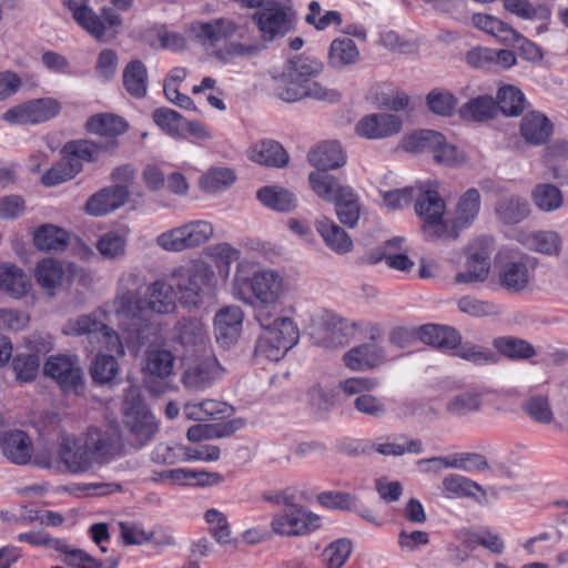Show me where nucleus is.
<instances>
[{
	"instance_id": "obj_40",
	"label": "nucleus",
	"mask_w": 568,
	"mask_h": 568,
	"mask_svg": "<svg viewBox=\"0 0 568 568\" xmlns=\"http://www.w3.org/2000/svg\"><path fill=\"white\" fill-rule=\"evenodd\" d=\"M402 243V239L388 241L383 247L371 252L367 258L371 263L385 261L390 268L409 272L414 267V262L407 255L399 252Z\"/></svg>"
},
{
	"instance_id": "obj_59",
	"label": "nucleus",
	"mask_w": 568,
	"mask_h": 568,
	"mask_svg": "<svg viewBox=\"0 0 568 568\" xmlns=\"http://www.w3.org/2000/svg\"><path fill=\"white\" fill-rule=\"evenodd\" d=\"M179 341L186 347H204L209 342L204 323L197 318L183 320L179 325Z\"/></svg>"
},
{
	"instance_id": "obj_21",
	"label": "nucleus",
	"mask_w": 568,
	"mask_h": 568,
	"mask_svg": "<svg viewBox=\"0 0 568 568\" xmlns=\"http://www.w3.org/2000/svg\"><path fill=\"white\" fill-rule=\"evenodd\" d=\"M72 18L99 41L104 40L110 30L119 28L122 23L121 17L112 10L104 9L100 18L89 4L74 11Z\"/></svg>"
},
{
	"instance_id": "obj_31",
	"label": "nucleus",
	"mask_w": 568,
	"mask_h": 568,
	"mask_svg": "<svg viewBox=\"0 0 568 568\" xmlns=\"http://www.w3.org/2000/svg\"><path fill=\"white\" fill-rule=\"evenodd\" d=\"M247 158L260 165L272 168H283L288 163V154L274 140H263L252 144L247 150Z\"/></svg>"
},
{
	"instance_id": "obj_30",
	"label": "nucleus",
	"mask_w": 568,
	"mask_h": 568,
	"mask_svg": "<svg viewBox=\"0 0 568 568\" xmlns=\"http://www.w3.org/2000/svg\"><path fill=\"white\" fill-rule=\"evenodd\" d=\"M310 163L317 171L336 170L346 163V155L336 141H327L312 149L307 155Z\"/></svg>"
},
{
	"instance_id": "obj_49",
	"label": "nucleus",
	"mask_w": 568,
	"mask_h": 568,
	"mask_svg": "<svg viewBox=\"0 0 568 568\" xmlns=\"http://www.w3.org/2000/svg\"><path fill=\"white\" fill-rule=\"evenodd\" d=\"M372 449L383 456H403L405 454H422L420 440L399 439L395 437L377 438L371 445Z\"/></svg>"
},
{
	"instance_id": "obj_24",
	"label": "nucleus",
	"mask_w": 568,
	"mask_h": 568,
	"mask_svg": "<svg viewBox=\"0 0 568 568\" xmlns=\"http://www.w3.org/2000/svg\"><path fill=\"white\" fill-rule=\"evenodd\" d=\"M221 375L222 367L217 359L209 356L190 365L183 373L182 383L187 389L199 392L213 385Z\"/></svg>"
},
{
	"instance_id": "obj_26",
	"label": "nucleus",
	"mask_w": 568,
	"mask_h": 568,
	"mask_svg": "<svg viewBox=\"0 0 568 568\" xmlns=\"http://www.w3.org/2000/svg\"><path fill=\"white\" fill-rule=\"evenodd\" d=\"M532 278V270L527 257L520 256L505 262L498 272L499 284L509 292L526 290Z\"/></svg>"
},
{
	"instance_id": "obj_44",
	"label": "nucleus",
	"mask_w": 568,
	"mask_h": 568,
	"mask_svg": "<svg viewBox=\"0 0 568 568\" xmlns=\"http://www.w3.org/2000/svg\"><path fill=\"white\" fill-rule=\"evenodd\" d=\"M203 517L210 535L220 546L236 548L237 540L233 537L231 525L224 513L216 508H209Z\"/></svg>"
},
{
	"instance_id": "obj_55",
	"label": "nucleus",
	"mask_w": 568,
	"mask_h": 568,
	"mask_svg": "<svg viewBox=\"0 0 568 568\" xmlns=\"http://www.w3.org/2000/svg\"><path fill=\"white\" fill-rule=\"evenodd\" d=\"M497 103L490 95H480L462 105L459 114L465 120L485 121L497 114Z\"/></svg>"
},
{
	"instance_id": "obj_5",
	"label": "nucleus",
	"mask_w": 568,
	"mask_h": 568,
	"mask_svg": "<svg viewBox=\"0 0 568 568\" xmlns=\"http://www.w3.org/2000/svg\"><path fill=\"white\" fill-rule=\"evenodd\" d=\"M438 189L437 182L424 185L417 195L415 212L422 221V230L427 239L447 240L446 203Z\"/></svg>"
},
{
	"instance_id": "obj_62",
	"label": "nucleus",
	"mask_w": 568,
	"mask_h": 568,
	"mask_svg": "<svg viewBox=\"0 0 568 568\" xmlns=\"http://www.w3.org/2000/svg\"><path fill=\"white\" fill-rule=\"evenodd\" d=\"M153 121L165 133L175 139H184V119L180 113L172 109L159 108L152 114Z\"/></svg>"
},
{
	"instance_id": "obj_9",
	"label": "nucleus",
	"mask_w": 568,
	"mask_h": 568,
	"mask_svg": "<svg viewBox=\"0 0 568 568\" xmlns=\"http://www.w3.org/2000/svg\"><path fill=\"white\" fill-rule=\"evenodd\" d=\"M171 278L183 303L197 305L204 291L212 287L214 272L207 263L197 260L176 268Z\"/></svg>"
},
{
	"instance_id": "obj_60",
	"label": "nucleus",
	"mask_w": 568,
	"mask_h": 568,
	"mask_svg": "<svg viewBox=\"0 0 568 568\" xmlns=\"http://www.w3.org/2000/svg\"><path fill=\"white\" fill-rule=\"evenodd\" d=\"M81 171L82 166L73 158L64 155L61 161L41 176V181L45 186H55L71 180Z\"/></svg>"
},
{
	"instance_id": "obj_38",
	"label": "nucleus",
	"mask_w": 568,
	"mask_h": 568,
	"mask_svg": "<svg viewBox=\"0 0 568 568\" xmlns=\"http://www.w3.org/2000/svg\"><path fill=\"white\" fill-rule=\"evenodd\" d=\"M527 200L519 195L509 194L500 197L495 205V214L505 224H517L530 215Z\"/></svg>"
},
{
	"instance_id": "obj_28",
	"label": "nucleus",
	"mask_w": 568,
	"mask_h": 568,
	"mask_svg": "<svg viewBox=\"0 0 568 568\" xmlns=\"http://www.w3.org/2000/svg\"><path fill=\"white\" fill-rule=\"evenodd\" d=\"M314 224L325 245L334 253L344 255L353 251L354 244L351 236L333 220L322 216L316 219Z\"/></svg>"
},
{
	"instance_id": "obj_39",
	"label": "nucleus",
	"mask_w": 568,
	"mask_h": 568,
	"mask_svg": "<svg viewBox=\"0 0 568 568\" xmlns=\"http://www.w3.org/2000/svg\"><path fill=\"white\" fill-rule=\"evenodd\" d=\"M130 230L120 226L103 233L95 243L99 254L105 260H119L126 253Z\"/></svg>"
},
{
	"instance_id": "obj_48",
	"label": "nucleus",
	"mask_w": 568,
	"mask_h": 568,
	"mask_svg": "<svg viewBox=\"0 0 568 568\" xmlns=\"http://www.w3.org/2000/svg\"><path fill=\"white\" fill-rule=\"evenodd\" d=\"M257 199L266 207L278 212H290L297 206L294 193L277 185L262 187L257 192Z\"/></svg>"
},
{
	"instance_id": "obj_34",
	"label": "nucleus",
	"mask_w": 568,
	"mask_h": 568,
	"mask_svg": "<svg viewBox=\"0 0 568 568\" xmlns=\"http://www.w3.org/2000/svg\"><path fill=\"white\" fill-rule=\"evenodd\" d=\"M551 133L552 124L541 112L531 111L521 119L520 134L529 144H544L548 141Z\"/></svg>"
},
{
	"instance_id": "obj_32",
	"label": "nucleus",
	"mask_w": 568,
	"mask_h": 568,
	"mask_svg": "<svg viewBox=\"0 0 568 568\" xmlns=\"http://www.w3.org/2000/svg\"><path fill=\"white\" fill-rule=\"evenodd\" d=\"M416 335L423 343L440 349H454L462 341L455 328L438 324L423 325L417 329Z\"/></svg>"
},
{
	"instance_id": "obj_27",
	"label": "nucleus",
	"mask_w": 568,
	"mask_h": 568,
	"mask_svg": "<svg viewBox=\"0 0 568 568\" xmlns=\"http://www.w3.org/2000/svg\"><path fill=\"white\" fill-rule=\"evenodd\" d=\"M129 196L122 187H104L88 199L84 210L92 216L106 215L123 206Z\"/></svg>"
},
{
	"instance_id": "obj_51",
	"label": "nucleus",
	"mask_w": 568,
	"mask_h": 568,
	"mask_svg": "<svg viewBox=\"0 0 568 568\" xmlns=\"http://www.w3.org/2000/svg\"><path fill=\"white\" fill-rule=\"evenodd\" d=\"M335 213L339 222L347 227H355L358 223L362 205L359 196L352 187H348L342 195L333 203Z\"/></svg>"
},
{
	"instance_id": "obj_16",
	"label": "nucleus",
	"mask_w": 568,
	"mask_h": 568,
	"mask_svg": "<svg viewBox=\"0 0 568 568\" xmlns=\"http://www.w3.org/2000/svg\"><path fill=\"white\" fill-rule=\"evenodd\" d=\"M481 206V196L477 189L469 187L455 202L452 219L447 224V240H456L460 231L476 221Z\"/></svg>"
},
{
	"instance_id": "obj_50",
	"label": "nucleus",
	"mask_w": 568,
	"mask_h": 568,
	"mask_svg": "<svg viewBox=\"0 0 568 568\" xmlns=\"http://www.w3.org/2000/svg\"><path fill=\"white\" fill-rule=\"evenodd\" d=\"M68 242L67 231L52 224L41 225L33 233L34 246L43 252L61 251L68 245Z\"/></svg>"
},
{
	"instance_id": "obj_64",
	"label": "nucleus",
	"mask_w": 568,
	"mask_h": 568,
	"mask_svg": "<svg viewBox=\"0 0 568 568\" xmlns=\"http://www.w3.org/2000/svg\"><path fill=\"white\" fill-rule=\"evenodd\" d=\"M353 545L347 538H339L328 544L322 552L325 568H342L348 560Z\"/></svg>"
},
{
	"instance_id": "obj_13",
	"label": "nucleus",
	"mask_w": 568,
	"mask_h": 568,
	"mask_svg": "<svg viewBox=\"0 0 568 568\" xmlns=\"http://www.w3.org/2000/svg\"><path fill=\"white\" fill-rule=\"evenodd\" d=\"M307 87L291 72H285L273 78L275 94L285 102H296L304 98L335 102L339 93L335 90L324 88L322 84H310Z\"/></svg>"
},
{
	"instance_id": "obj_63",
	"label": "nucleus",
	"mask_w": 568,
	"mask_h": 568,
	"mask_svg": "<svg viewBox=\"0 0 568 568\" xmlns=\"http://www.w3.org/2000/svg\"><path fill=\"white\" fill-rule=\"evenodd\" d=\"M495 348L513 359H528L536 355V349L524 339L506 336L494 341Z\"/></svg>"
},
{
	"instance_id": "obj_43",
	"label": "nucleus",
	"mask_w": 568,
	"mask_h": 568,
	"mask_svg": "<svg viewBox=\"0 0 568 568\" xmlns=\"http://www.w3.org/2000/svg\"><path fill=\"white\" fill-rule=\"evenodd\" d=\"M443 494L450 499L455 498H478L485 497L486 491L476 481L458 475L449 474L444 477L442 483Z\"/></svg>"
},
{
	"instance_id": "obj_41",
	"label": "nucleus",
	"mask_w": 568,
	"mask_h": 568,
	"mask_svg": "<svg viewBox=\"0 0 568 568\" xmlns=\"http://www.w3.org/2000/svg\"><path fill=\"white\" fill-rule=\"evenodd\" d=\"M530 199L534 206L542 213L559 211L565 204L562 191L549 182L537 183L530 192Z\"/></svg>"
},
{
	"instance_id": "obj_17",
	"label": "nucleus",
	"mask_w": 568,
	"mask_h": 568,
	"mask_svg": "<svg viewBox=\"0 0 568 568\" xmlns=\"http://www.w3.org/2000/svg\"><path fill=\"white\" fill-rule=\"evenodd\" d=\"M36 284L49 297H54L68 281V263L53 257H43L33 268Z\"/></svg>"
},
{
	"instance_id": "obj_1",
	"label": "nucleus",
	"mask_w": 568,
	"mask_h": 568,
	"mask_svg": "<svg viewBox=\"0 0 568 568\" xmlns=\"http://www.w3.org/2000/svg\"><path fill=\"white\" fill-rule=\"evenodd\" d=\"M290 292V283L272 268L255 270V263L243 258L237 263L232 281V295L242 302L254 297L260 304L257 310L276 308L282 305Z\"/></svg>"
},
{
	"instance_id": "obj_37",
	"label": "nucleus",
	"mask_w": 568,
	"mask_h": 568,
	"mask_svg": "<svg viewBox=\"0 0 568 568\" xmlns=\"http://www.w3.org/2000/svg\"><path fill=\"white\" fill-rule=\"evenodd\" d=\"M489 273V253L484 248L479 251L470 250L466 268L456 274L455 281L460 284L481 283L488 278Z\"/></svg>"
},
{
	"instance_id": "obj_11",
	"label": "nucleus",
	"mask_w": 568,
	"mask_h": 568,
	"mask_svg": "<svg viewBox=\"0 0 568 568\" xmlns=\"http://www.w3.org/2000/svg\"><path fill=\"white\" fill-rule=\"evenodd\" d=\"M252 19L261 37L272 41L285 36L292 29L294 14L285 4L266 1L253 13Z\"/></svg>"
},
{
	"instance_id": "obj_54",
	"label": "nucleus",
	"mask_w": 568,
	"mask_h": 568,
	"mask_svg": "<svg viewBox=\"0 0 568 568\" xmlns=\"http://www.w3.org/2000/svg\"><path fill=\"white\" fill-rule=\"evenodd\" d=\"M236 180L235 172L226 166L209 169L200 178V187L209 194H215L232 186Z\"/></svg>"
},
{
	"instance_id": "obj_2",
	"label": "nucleus",
	"mask_w": 568,
	"mask_h": 568,
	"mask_svg": "<svg viewBox=\"0 0 568 568\" xmlns=\"http://www.w3.org/2000/svg\"><path fill=\"white\" fill-rule=\"evenodd\" d=\"M145 278L138 270L124 271L116 283V291L112 303L109 305L119 321V326L124 333H134L135 341L126 339L128 347H133L138 353L144 343V329L141 322L144 320V302L142 291Z\"/></svg>"
},
{
	"instance_id": "obj_8",
	"label": "nucleus",
	"mask_w": 568,
	"mask_h": 568,
	"mask_svg": "<svg viewBox=\"0 0 568 568\" xmlns=\"http://www.w3.org/2000/svg\"><path fill=\"white\" fill-rule=\"evenodd\" d=\"M214 235L210 221L195 220L170 229L156 236V245L165 252L180 253L200 247Z\"/></svg>"
},
{
	"instance_id": "obj_35",
	"label": "nucleus",
	"mask_w": 568,
	"mask_h": 568,
	"mask_svg": "<svg viewBox=\"0 0 568 568\" xmlns=\"http://www.w3.org/2000/svg\"><path fill=\"white\" fill-rule=\"evenodd\" d=\"M361 53L351 38H336L328 48L327 63L334 70H344L359 61Z\"/></svg>"
},
{
	"instance_id": "obj_52",
	"label": "nucleus",
	"mask_w": 568,
	"mask_h": 568,
	"mask_svg": "<svg viewBox=\"0 0 568 568\" xmlns=\"http://www.w3.org/2000/svg\"><path fill=\"white\" fill-rule=\"evenodd\" d=\"M148 70L139 60L129 62L123 70L125 90L134 98L141 99L148 92Z\"/></svg>"
},
{
	"instance_id": "obj_19",
	"label": "nucleus",
	"mask_w": 568,
	"mask_h": 568,
	"mask_svg": "<svg viewBox=\"0 0 568 568\" xmlns=\"http://www.w3.org/2000/svg\"><path fill=\"white\" fill-rule=\"evenodd\" d=\"M244 314L239 306H225L214 316L213 326L216 343L229 348L233 346L242 334Z\"/></svg>"
},
{
	"instance_id": "obj_7",
	"label": "nucleus",
	"mask_w": 568,
	"mask_h": 568,
	"mask_svg": "<svg viewBox=\"0 0 568 568\" xmlns=\"http://www.w3.org/2000/svg\"><path fill=\"white\" fill-rule=\"evenodd\" d=\"M310 336L315 345L337 348L352 339L361 329V324L341 317L334 312L321 310L311 325Z\"/></svg>"
},
{
	"instance_id": "obj_53",
	"label": "nucleus",
	"mask_w": 568,
	"mask_h": 568,
	"mask_svg": "<svg viewBox=\"0 0 568 568\" xmlns=\"http://www.w3.org/2000/svg\"><path fill=\"white\" fill-rule=\"evenodd\" d=\"M432 154L437 164L447 168H460L468 162L466 152L448 142L442 133H439V139L434 144Z\"/></svg>"
},
{
	"instance_id": "obj_14",
	"label": "nucleus",
	"mask_w": 568,
	"mask_h": 568,
	"mask_svg": "<svg viewBox=\"0 0 568 568\" xmlns=\"http://www.w3.org/2000/svg\"><path fill=\"white\" fill-rule=\"evenodd\" d=\"M61 109V103L57 99H34L7 110L3 120L14 125H34L55 118Z\"/></svg>"
},
{
	"instance_id": "obj_10",
	"label": "nucleus",
	"mask_w": 568,
	"mask_h": 568,
	"mask_svg": "<svg viewBox=\"0 0 568 568\" xmlns=\"http://www.w3.org/2000/svg\"><path fill=\"white\" fill-rule=\"evenodd\" d=\"M322 526V517L302 505L284 508L271 521L272 531L282 537L306 536Z\"/></svg>"
},
{
	"instance_id": "obj_36",
	"label": "nucleus",
	"mask_w": 568,
	"mask_h": 568,
	"mask_svg": "<svg viewBox=\"0 0 568 568\" xmlns=\"http://www.w3.org/2000/svg\"><path fill=\"white\" fill-rule=\"evenodd\" d=\"M486 392L478 389H464L453 394L446 403L448 414L457 417L473 415L481 408Z\"/></svg>"
},
{
	"instance_id": "obj_47",
	"label": "nucleus",
	"mask_w": 568,
	"mask_h": 568,
	"mask_svg": "<svg viewBox=\"0 0 568 568\" xmlns=\"http://www.w3.org/2000/svg\"><path fill=\"white\" fill-rule=\"evenodd\" d=\"M224 481L220 473L192 468H172L171 484L199 487H211Z\"/></svg>"
},
{
	"instance_id": "obj_61",
	"label": "nucleus",
	"mask_w": 568,
	"mask_h": 568,
	"mask_svg": "<svg viewBox=\"0 0 568 568\" xmlns=\"http://www.w3.org/2000/svg\"><path fill=\"white\" fill-rule=\"evenodd\" d=\"M120 366L112 355L98 353L91 362L90 375L98 384H108L119 374Z\"/></svg>"
},
{
	"instance_id": "obj_56",
	"label": "nucleus",
	"mask_w": 568,
	"mask_h": 568,
	"mask_svg": "<svg viewBox=\"0 0 568 568\" xmlns=\"http://www.w3.org/2000/svg\"><path fill=\"white\" fill-rule=\"evenodd\" d=\"M174 366V357L170 351L160 346H152L145 355L144 369L156 377H168L171 375Z\"/></svg>"
},
{
	"instance_id": "obj_29",
	"label": "nucleus",
	"mask_w": 568,
	"mask_h": 568,
	"mask_svg": "<svg viewBox=\"0 0 568 568\" xmlns=\"http://www.w3.org/2000/svg\"><path fill=\"white\" fill-rule=\"evenodd\" d=\"M3 455L13 464L26 465L33 455V446L29 435L20 429L8 430L0 444Z\"/></svg>"
},
{
	"instance_id": "obj_46",
	"label": "nucleus",
	"mask_w": 568,
	"mask_h": 568,
	"mask_svg": "<svg viewBox=\"0 0 568 568\" xmlns=\"http://www.w3.org/2000/svg\"><path fill=\"white\" fill-rule=\"evenodd\" d=\"M175 306V296L172 285L158 281L149 286L144 311L148 308L158 314H170L174 312Z\"/></svg>"
},
{
	"instance_id": "obj_12",
	"label": "nucleus",
	"mask_w": 568,
	"mask_h": 568,
	"mask_svg": "<svg viewBox=\"0 0 568 568\" xmlns=\"http://www.w3.org/2000/svg\"><path fill=\"white\" fill-rule=\"evenodd\" d=\"M79 437L94 465L108 463L120 453V433L114 426H91Z\"/></svg>"
},
{
	"instance_id": "obj_15",
	"label": "nucleus",
	"mask_w": 568,
	"mask_h": 568,
	"mask_svg": "<svg viewBox=\"0 0 568 568\" xmlns=\"http://www.w3.org/2000/svg\"><path fill=\"white\" fill-rule=\"evenodd\" d=\"M43 373L54 379L64 392L78 393L83 384V373L77 357L65 354L50 356L43 365Z\"/></svg>"
},
{
	"instance_id": "obj_4",
	"label": "nucleus",
	"mask_w": 568,
	"mask_h": 568,
	"mask_svg": "<svg viewBox=\"0 0 568 568\" xmlns=\"http://www.w3.org/2000/svg\"><path fill=\"white\" fill-rule=\"evenodd\" d=\"M33 460L37 466L60 474H83L94 466L79 436H63L55 452L41 449Z\"/></svg>"
},
{
	"instance_id": "obj_6",
	"label": "nucleus",
	"mask_w": 568,
	"mask_h": 568,
	"mask_svg": "<svg viewBox=\"0 0 568 568\" xmlns=\"http://www.w3.org/2000/svg\"><path fill=\"white\" fill-rule=\"evenodd\" d=\"M123 425L129 433L131 443L141 448L148 445L159 427L154 416L144 405L135 387H130L123 402Z\"/></svg>"
},
{
	"instance_id": "obj_22",
	"label": "nucleus",
	"mask_w": 568,
	"mask_h": 568,
	"mask_svg": "<svg viewBox=\"0 0 568 568\" xmlns=\"http://www.w3.org/2000/svg\"><path fill=\"white\" fill-rule=\"evenodd\" d=\"M85 129L91 134L104 138L102 148L105 152H111L118 146L116 136L128 130V123L113 113H98L87 120Z\"/></svg>"
},
{
	"instance_id": "obj_23",
	"label": "nucleus",
	"mask_w": 568,
	"mask_h": 568,
	"mask_svg": "<svg viewBox=\"0 0 568 568\" xmlns=\"http://www.w3.org/2000/svg\"><path fill=\"white\" fill-rule=\"evenodd\" d=\"M403 122L398 115L390 113L369 114L355 125V132L366 139H384L400 132Z\"/></svg>"
},
{
	"instance_id": "obj_42",
	"label": "nucleus",
	"mask_w": 568,
	"mask_h": 568,
	"mask_svg": "<svg viewBox=\"0 0 568 568\" xmlns=\"http://www.w3.org/2000/svg\"><path fill=\"white\" fill-rule=\"evenodd\" d=\"M527 248L545 255H558L562 248V237L556 231H535L519 237Z\"/></svg>"
},
{
	"instance_id": "obj_3",
	"label": "nucleus",
	"mask_w": 568,
	"mask_h": 568,
	"mask_svg": "<svg viewBox=\"0 0 568 568\" xmlns=\"http://www.w3.org/2000/svg\"><path fill=\"white\" fill-rule=\"evenodd\" d=\"M112 310L109 305L98 307L88 314L69 318L62 326L65 336H88L90 341H97L108 351L124 356V345L120 335L109 326V317Z\"/></svg>"
},
{
	"instance_id": "obj_58",
	"label": "nucleus",
	"mask_w": 568,
	"mask_h": 568,
	"mask_svg": "<svg viewBox=\"0 0 568 568\" xmlns=\"http://www.w3.org/2000/svg\"><path fill=\"white\" fill-rule=\"evenodd\" d=\"M525 102L524 93L515 85H503L497 92V108L505 115H519L525 109Z\"/></svg>"
},
{
	"instance_id": "obj_25",
	"label": "nucleus",
	"mask_w": 568,
	"mask_h": 568,
	"mask_svg": "<svg viewBox=\"0 0 568 568\" xmlns=\"http://www.w3.org/2000/svg\"><path fill=\"white\" fill-rule=\"evenodd\" d=\"M396 358L389 356L387 349L376 343H366L351 348L344 354L345 365L353 371H365Z\"/></svg>"
},
{
	"instance_id": "obj_18",
	"label": "nucleus",
	"mask_w": 568,
	"mask_h": 568,
	"mask_svg": "<svg viewBox=\"0 0 568 568\" xmlns=\"http://www.w3.org/2000/svg\"><path fill=\"white\" fill-rule=\"evenodd\" d=\"M187 30L199 42L211 45L235 36L243 37L241 26L227 18H219L205 22L195 21L189 26Z\"/></svg>"
},
{
	"instance_id": "obj_45",
	"label": "nucleus",
	"mask_w": 568,
	"mask_h": 568,
	"mask_svg": "<svg viewBox=\"0 0 568 568\" xmlns=\"http://www.w3.org/2000/svg\"><path fill=\"white\" fill-rule=\"evenodd\" d=\"M311 190L323 201L334 203L349 186L343 185L335 176L313 171L308 174Z\"/></svg>"
},
{
	"instance_id": "obj_20",
	"label": "nucleus",
	"mask_w": 568,
	"mask_h": 568,
	"mask_svg": "<svg viewBox=\"0 0 568 568\" xmlns=\"http://www.w3.org/2000/svg\"><path fill=\"white\" fill-rule=\"evenodd\" d=\"M256 321L265 331L287 351L295 346L300 339V331L295 322L288 316L273 317L267 310L256 311Z\"/></svg>"
},
{
	"instance_id": "obj_57",
	"label": "nucleus",
	"mask_w": 568,
	"mask_h": 568,
	"mask_svg": "<svg viewBox=\"0 0 568 568\" xmlns=\"http://www.w3.org/2000/svg\"><path fill=\"white\" fill-rule=\"evenodd\" d=\"M474 26L497 38L501 42H509L516 39V30L490 14L476 13L473 16Z\"/></svg>"
},
{
	"instance_id": "obj_33",
	"label": "nucleus",
	"mask_w": 568,
	"mask_h": 568,
	"mask_svg": "<svg viewBox=\"0 0 568 568\" xmlns=\"http://www.w3.org/2000/svg\"><path fill=\"white\" fill-rule=\"evenodd\" d=\"M31 290V281L26 272L14 264H0V291L19 300Z\"/></svg>"
}]
</instances>
